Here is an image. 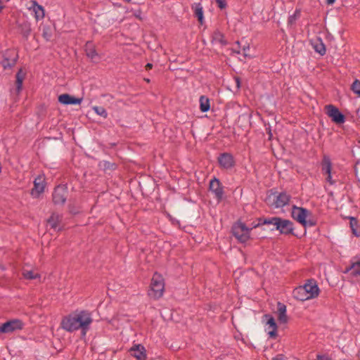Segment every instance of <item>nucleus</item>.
<instances>
[{
    "instance_id": "obj_1",
    "label": "nucleus",
    "mask_w": 360,
    "mask_h": 360,
    "mask_svg": "<svg viewBox=\"0 0 360 360\" xmlns=\"http://www.w3.org/2000/svg\"><path fill=\"white\" fill-rule=\"evenodd\" d=\"M291 215L295 220L304 227L314 226L316 224L314 219L309 218L307 219V218L311 215V213L306 208L294 205L292 208Z\"/></svg>"
},
{
    "instance_id": "obj_2",
    "label": "nucleus",
    "mask_w": 360,
    "mask_h": 360,
    "mask_svg": "<svg viewBox=\"0 0 360 360\" xmlns=\"http://www.w3.org/2000/svg\"><path fill=\"white\" fill-rule=\"evenodd\" d=\"M264 224H271L275 226L276 230L278 231L280 233L284 235L294 234V226L293 223L285 219H283L278 217H271L268 220H265Z\"/></svg>"
},
{
    "instance_id": "obj_3",
    "label": "nucleus",
    "mask_w": 360,
    "mask_h": 360,
    "mask_svg": "<svg viewBox=\"0 0 360 360\" xmlns=\"http://www.w3.org/2000/svg\"><path fill=\"white\" fill-rule=\"evenodd\" d=\"M150 287L148 295L155 300L160 298L165 291V282L162 275L155 272L151 279Z\"/></svg>"
},
{
    "instance_id": "obj_4",
    "label": "nucleus",
    "mask_w": 360,
    "mask_h": 360,
    "mask_svg": "<svg viewBox=\"0 0 360 360\" xmlns=\"http://www.w3.org/2000/svg\"><path fill=\"white\" fill-rule=\"evenodd\" d=\"M74 316L77 330L81 329L82 335L85 336L93 321L91 313L83 310L74 313Z\"/></svg>"
},
{
    "instance_id": "obj_5",
    "label": "nucleus",
    "mask_w": 360,
    "mask_h": 360,
    "mask_svg": "<svg viewBox=\"0 0 360 360\" xmlns=\"http://www.w3.org/2000/svg\"><path fill=\"white\" fill-rule=\"evenodd\" d=\"M18 59V54L16 50L8 49L0 54V65L4 70L11 69Z\"/></svg>"
},
{
    "instance_id": "obj_6",
    "label": "nucleus",
    "mask_w": 360,
    "mask_h": 360,
    "mask_svg": "<svg viewBox=\"0 0 360 360\" xmlns=\"http://www.w3.org/2000/svg\"><path fill=\"white\" fill-rule=\"evenodd\" d=\"M252 228H248L242 222L236 223L232 228L233 235L240 243H245L250 239V231Z\"/></svg>"
},
{
    "instance_id": "obj_7",
    "label": "nucleus",
    "mask_w": 360,
    "mask_h": 360,
    "mask_svg": "<svg viewBox=\"0 0 360 360\" xmlns=\"http://www.w3.org/2000/svg\"><path fill=\"white\" fill-rule=\"evenodd\" d=\"M209 190L214 194V197L218 202L221 201L224 197V187L219 179L214 177L210 181Z\"/></svg>"
},
{
    "instance_id": "obj_8",
    "label": "nucleus",
    "mask_w": 360,
    "mask_h": 360,
    "mask_svg": "<svg viewBox=\"0 0 360 360\" xmlns=\"http://www.w3.org/2000/svg\"><path fill=\"white\" fill-rule=\"evenodd\" d=\"M326 114L336 124H342L345 121V115L339 110L338 108L333 105L326 106Z\"/></svg>"
},
{
    "instance_id": "obj_9",
    "label": "nucleus",
    "mask_w": 360,
    "mask_h": 360,
    "mask_svg": "<svg viewBox=\"0 0 360 360\" xmlns=\"http://www.w3.org/2000/svg\"><path fill=\"white\" fill-rule=\"evenodd\" d=\"M67 187L64 185L58 186L53 193V202L56 205H63L67 199Z\"/></svg>"
},
{
    "instance_id": "obj_10",
    "label": "nucleus",
    "mask_w": 360,
    "mask_h": 360,
    "mask_svg": "<svg viewBox=\"0 0 360 360\" xmlns=\"http://www.w3.org/2000/svg\"><path fill=\"white\" fill-rule=\"evenodd\" d=\"M302 287L310 299L316 297L319 294V288L314 279H309Z\"/></svg>"
},
{
    "instance_id": "obj_11",
    "label": "nucleus",
    "mask_w": 360,
    "mask_h": 360,
    "mask_svg": "<svg viewBox=\"0 0 360 360\" xmlns=\"http://www.w3.org/2000/svg\"><path fill=\"white\" fill-rule=\"evenodd\" d=\"M74 314H69L62 319L60 326L68 332L77 330Z\"/></svg>"
},
{
    "instance_id": "obj_12",
    "label": "nucleus",
    "mask_w": 360,
    "mask_h": 360,
    "mask_svg": "<svg viewBox=\"0 0 360 360\" xmlns=\"http://www.w3.org/2000/svg\"><path fill=\"white\" fill-rule=\"evenodd\" d=\"M46 186L45 178L44 176L39 175L34 181V187L31 191V194L37 198L44 191Z\"/></svg>"
},
{
    "instance_id": "obj_13",
    "label": "nucleus",
    "mask_w": 360,
    "mask_h": 360,
    "mask_svg": "<svg viewBox=\"0 0 360 360\" xmlns=\"http://www.w3.org/2000/svg\"><path fill=\"white\" fill-rule=\"evenodd\" d=\"M218 162L221 167L226 169L233 167L235 165L233 155L228 153H221L218 157Z\"/></svg>"
},
{
    "instance_id": "obj_14",
    "label": "nucleus",
    "mask_w": 360,
    "mask_h": 360,
    "mask_svg": "<svg viewBox=\"0 0 360 360\" xmlns=\"http://www.w3.org/2000/svg\"><path fill=\"white\" fill-rule=\"evenodd\" d=\"M129 352L136 360L146 359V350L141 345H135L130 349Z\"/></svg>"
},
{
    "instance_id": "obj_15",
    "label": "nucleus",
    "mask_w": 360,
    "mask_h": 360,
    "mask_svg": "<svg viewBox=\"0 0 360 360\" xmlns=\"http://www.w3.org/2000/svg\"><path fill=\"white\" fill-rule=\"evenodd\" d=\"M264 319L266 321V324L269 325V328L271 329L268 331L270 338H276L277 336V325L274 318L269 314H265Z\"/></svg>"
},
{
    "instance_id": "obj_16",
    "label": "nucleus",
    "mask_w": 360,
    "mask_h": 360,
    "mask_svg": "<svg viewBox=\"0 0 360 360\" xmlns=\"http://www.w3.org/2000/svg\"><path fill=\"white\" fill-rule=\"evenodd\" d=\"M6 329V333H13L18 330L23 328L24 323L20 319H12L4 323Z\"/></svg>"
},
{
    "instance_id": "obj_17",
    "label": "nucleus",
    "mask_w": 360,
    "mask_h": 360,
    "mask_svg": "<svg viewBox=\"0 0 360 360\" xmlns=\"http://www.w3.org/2000/svg\"><path fill=\"white\" fill-rule=\"evenodd\" d=\"M82 98L73 97L68 94H63L58 96V101L64 105L80 104Z\"/></svg>"
},
{
    "instance_id": "obj_18",
    "label": "nucleus",
    "mask_w": 360,
    "mask_h": 360,
    "mask_svg": "<svg viewBox=\"0 0 360 360\" xmlns=\"http://www.w3.org/2000/svg\"><path fill=\"white\" fill-rule=\"evenodd\" d=\"M62 221V216L53 213L51 217L47 220L48 224L50 226V227L54 230L60 231L61 229L60 227V224Z\"/></svg>"
},
{
    "instance_id": "obj_19",
    "label": "nucleus",
    "mask_w": 360,
    "mask_h": 360,
    "mask_svg": "<svg viewBox=\"0 0 360 360\" xmlns=\"http://www.w3.org/2000/svg\"><path fill=\"white\" fill-rule=\"evenodd\" d=\"M290 199V196L285 192H276V208L283 207L286 205Z\"/></svg>"
},
{
    "instance_id": "obj_20",
    "label": "nucleus",
    "mask_w": 360,
    "mask_h": 360,
    "mask_svg": "<svg viewBox=\"0 0 360 360\" xmlns=\"http://www.w3.org/2000/svg\"><path fill=\"white\" fill-rule=\"evenodd\" d=\"M277 311H278V319L280 323H285L288 322V316L286 315V306L278 302L277 304Z\"/></svg>"
},
{
    "instance_id": "obj_21",
    "label": "nucleus",
    "mask_w": 360,
    "mask_h": 360,
    "mask_svg": "<svg viewBox=\"0 0 360 360\" xmlns=\"http://www.w3.org/2000/svg\"><path fill=\"white\" fill-rule=\"evenodd\" d=\"M321 170L323 174H330L332 171V162L329 156L324 155L321 161Z\"/></svg>"
},
{
    "instance_id": "obj_22",
    "label": "nucleus",
    "mask_w": 360,
    "mask_h": 360,
    "mask_svg": "<svg viewBox=\"0 0 360 360\" xmlns=\"http://www.w3.org/2000/svg\"><path fill=\"white\" fill-rule=\"evenodd\" d=\"M292 295L294 298L300 301H305L310 299L302 286L295 288L292 291Z\"/></svg>"
},
{
    "instance_id": "obj_23",
    "label": "nucleus",
    "mask_w": 360,
    "mask_h": 360,
    "mask_svg": "<svg viewBox=\"0 0 360 360\" xmlns=\"http://www.w3.org/2000/svg\"><path fill=\"white\" fill-rule=\"evenodd\" d=\"M19 30L22 37L27 39L32 32L31 25L27 21H23L19 24Z\"/></svg>"
},
{
    "instance_id": "obj_24",
    "label": "nucleus",
    "mask_w": 360,
    "mask_h": 360,
    "mask_svg": "<svg viewBox=\"0 0 360 360\" xmlns=\"http://www.w3.org/2000/svg\"><path fill=\"white\" fill-rule=\"evenodd\" d=\"M192 9L194 11L195 16L197 17L199 22L202 25L204 21L203 18V8L200 3L194 4L192 6Z\"/></svg>"
},
{
    "instance_id": "obj_25",
    "label": "nucleus",
    "mask_w": 360,
    "mask_h": 360,
    "mask_svg": "<svg viewBox=\"0 0 360 360\" xmlns=\"http://www.w3.org/2000/svg\"><path fill=\"white\" fill-rule=\"evenodd\" d=\"M312 45L315 51L319 53L321 56L326 54V46L320 38H318L316 40H315L312 43Z\"/></svg>"
},
{
    "instance_id": "obj_26",
    "label": "nucleus",
    "mask_w": 360,
    "mask_h": 360,
    "mask_svg": "<svg viewBox=\"0 0 360 360\" xmlns=\"http://www.w3.org/2000/svg\"><path fill=\"white\" fill-rule=\"evenodd\" d=\"M212 41L219 43L222 46L227 44V41L225 40L224 34L218 30L214 32L212 37Z\"/></svg>"
},
{
    "instance_id": "obj_27",
    "label": "nucleus",
    "mask_w": 360,
    "mask_h": 360,
    "mask_svg": "<svg viewBox=\"0 0 360 360\" xmlns=\"http://www.w3.org/2000/svg\"><path fill=\"white\" fill-rule=\"evenodd\" d=\"M85 51L86 56L91 59L94 58L98 55L95 46L91 41H87L86 43Z\"/></svg>"
},
{
    "instance_id": "obj_28",
    "label": "nucleus",
    "mask_w": 360,
    "mask_h": 360,
    "mask_svg": "<svg viewBox=\"0 0 360 360\" xmlns=\"http://www.w3.org/2000/svg\"><path fill=\"white\" fill-rule=\"evenodd\" d=\"M349 224L352 233L356 236H360V226H359L358 220L355 217L349 218Z\"/></svg>"
},
{
    "instance_id": "obj_29",
    "label": "nucleus",
    "mask_w": 360,
    "mask_h": 360,
    "mask_svg": "<svg viewBox=\"0 0 360 360\" xmlns=\"http://www.w3.org/2000/svg\"><path fill=\"white\" fill-rule=\"evenodd\" d=\"M352 270V274L353 276H360V260L356 262H352L351 265L346 268L345 273Z\"/></svg>"
},
{
    "instance_id": "obj_30",
    "label": "nucleus",
    "mask_w": 360,
    "mask_h": 360,
    "mask_svg": "<svg viewBox=\"0 0 360 360\" xmlns=\"http://www.w3.org/2000/svg\"><path fill=\"white\" fill-rule=\"evenodd\" d=\"M210 108V100L205 96L200 97V109L202 112H207Z\"/></svg>"
},
{
    "instance_id": "obj_31",
    "label": "nucleus",
    "mask_w": 360,
    "mask_h": 360,
    "mask_svg": "<svg viewBox=\"0 0 360 360\" xmlns=\"http://www.w3.org/2000/svg\"><path fill=\"white\" fill-rule=\"evenodd\" d=\"M101 167L105 172L113 171L117 169V165L115 162L103 160L99 162Z\"/></svg>"
},
{
    "instance_id": "obj_32",
    "label": "nucleus",
    "mask_w": 360,
    "mask_h": 360,
    "mask_svg": "<svg viewBox=\"0 0 360 360\" xmlns=\"http://www.w3.org/2000/svg\"><path fill=\"white\" fill-rule=\"evenodd\" d=\"M25 73L22 71V69H20L16 73V89L18 91H20L22 89V82L25 78Z\"/></svg>"
},
{
    "instance_id": "obj_33",
    "label": "nucleus",
    "mask_w": 360,
    "mask_h": 360,
    "mask_svg": "<svg viewBox=\"0 0 360 360\" xmlns=\"http://www.w3.org/2000/svg\"><path fill=\"white\" fill-rule=\"evenodd\" d=\"M33 6H34V11L35 13V18L38 20L39 19H42L44 17V8L38 5L37 3L34 1H33Z\"/></svg>"
},
{
    "instance_id": "obj_34",
    "label": "nucleus",
    "mask_w": 360,
    "mask_h": 360,
    "mask_svg": "<svg viewBox=\"0 0 360 360\" xmlns=\"http://www.w3.org/2000/svg\"><path fill=\"white\" fill-rule=\"evenodd\" d=\"M265 202L268 205L276 208V192H271L267 195Z\"/></svg>"
},
{
    "instance_id": "obj_35",
    "label": "nucleus",
    "mask_w": 360,
    "mask_h": 360,
    "mask_svg": "<svg viewBox=\"0 0 360 360\" xmlns=\"http://www.w3.org/2000/svg\"><path fill=\"white\" fill-rule=\"evenodd\" d=\"M22 276L25 279H28V280H32V279H35L37 278H40L39 274H35L32 270H26V269H24L22 271Z\"/></svg>"
},
{
    "instance_id": "obj_36",
    "label": "nucleus",
    "mask_w": 360,
    "mask_h": 360,
    "mask_svg": "<svg viewBox=\"0 0 360 360\" xmlns=\"http://www.w3.org/2000/svg\"><path fill=\"white\" fill-rule=\"evenodd\" d=\"M93 110H94V112H95L97 115H100V116L103 117V118H106V117H108V113H107V112H106L105 109L104 108H103V107H101V106H94V107L93 108Z\"/></svg>"
},
{
    "instance_id": "obj_37",
    "label": "nucleus",
    "mask_w": 360,
    "mask_h": 360,
    "mask_svg": "<svg viewBox=\"0 0 360 360\" xmlns=\"http://www.w3.org/2000/svg\"><path fill=\"white\" fill-rule=\"evenodd\" d=\"M351 89L360 97V81L356 79L351 86Z\"/></svg>"
},
{
    "instance_id": "obj_38",
    "label": "nucleus",
    "mask_w": 360,
    "mask_h": 360,
    "mask_svg": "<svg viewBox=\"0 0 360 360\" xmlns=\"http://www.w3.org/2000/svg\"><path fill=\"white\" fill-rule=\"evenodd\" d=\"M300 11L297 9L292 15L289 16L288 20V24L289 25L294 24L296 20L298 18H300Z\"/></svg>"
},
{
    "instance_id": "obj_39",
    "label": "nucleus",
    "mask_w": 360,
    "mask_h": 360,
    "mask_svg": "<svg viewBox=\"0 0 360 360\" xmlns=\"http://www.w3.org/2000/svg\"><path fill=\"white\" fill-rule=\"evenodd\" d=\"M42 36L46 41L50 40L51 37V32L49 27L44 26L43 27Z\"/></svg>"
},
{
    "instance_id": "obj_40",
    "label": "nucleus",
    "mask_w": 360,
    "mask_h": 360,
    "mask_svg": "<svg viewBox=\"0 0 360 360\" xmlns=\"http://www.w3.org/2000/svg\"><path fill=\"white\" fill-rule=\"evenodd\" d=\"M220 9H224L227 6L226 0H215Z\"/></svg>"
},
{
    "instance_id": "obj_41",
    "label": "nucleus",
    "mask_w": 360,
    "mask_h": 360,
    "mask_svg": "<svg viewBox=\"0 0 360 360\" xmlns=\"http://www.w3.org/2000/svg\"><path fill=\"white\" fill-rule=\"evenodd\" d=\"M270 218H259L257 219L258 220V223L255 224H253L252 228H257V227H258L260 225H264L265 224L263 223L264 221L268 220ZM266 224L269 225V224Z\"/></svg>"
},
{
    "instance_id": "obj_42",
    "label": "nucleus",
    "mask_w": 360,
    "mask_h": 360,
    "mask_svg": "<svg viewBox=\"0 0 360 360\" xmlns=\"http://www.w3.org/2000/svg\"><path fill=\"white\" fill-rule=\"evenodd\" d=\"M317 360H333L327 354H317L316 356Z\"/></svg>"
},
{
    "instance_id": "obj_43",
    "label": "nucleus",
    "mask_w": 360,
    "mask_h": 360,
    "mask_svg": "<svg viewBox=\"0 0 360 360\" xmlns=\"http://www.w3.org/2000/svg\"><path fill=\"white\" fill-rule=\"evenodd\" d=\"M326 181L330 184L333 185L335 184V181L332 179L331 173L330 174H327Z\"/></svg>"
},
{
    "instance_id": "obj_44",
    "label": "nucleus",
    "mask_w": 360,
    "mask_h": 360,
    "mask_svg": "<svg viewBox=\"0 0 360 360\" xmlns=\"http://www.w3.org/2000/svg\"><path fill=\"white\" fill-rule=\"evenodd\" d=\"M234 79H235V82H236V84L237 89H240V78L236 77L234 78Z\"/></svg>"
},
{
    "instance_id": "obj_45",
    "label": "nucleus",
    "mask_w": 360,
    "mask_h": 360,
    "mask_svg": "<svg viewBox=\"0 0 360 360\" xmlns=\"http://www.w3.org/2000/svg\"><path fill=\"white\" fill-rule=\"evenodd\" d=\"M1 333H7L4 323H3L1 326H0V334Z\"/></svg>"
},
{
    "instance_id": "obj_46",
    "label": "nucleus",
    "mask_w": 360,
    "mask_h": 360,
    "mask_svg": "<svg viewBox=\"0 0 360 360\" xmlns=\"http://www.w3.org/2000/svg\"><path fill=\"white\" fill-rule=\"evenodd\" d=\"M273 360H285L284 356L282 354L277 355Z\"/></svg>"
},
{
    "instance_id": "obj_47",
    "label": "nucleus",
    "mask_w": 360,
    "mask_h": 360,
    "mask_svg": "<svg viewBox=\"0 0 360 360\" xmlns=\"http://www.w3.org/2000/svg\"><path fill=\"white\" fill-rule=\"evenodd\" d=\"M152 68H153V64L152 63H147L146 65V66H145V68H146V70H149L152 69Z\"/></svg>"
},
{
    "instance_id": "obj_48",
    "label": "nucleus",
    "mask_w": 360,
    "mask_h": 360,
    "mask_svg": "<svg viewBox=\"0 0 360 360\" xmlns=\"http://www.w3.org/2000/svg\"><path fill=\"white\" fill-rule=\"evenodd\" d=\"M247 50H249V46H247V47H246V46H244V47L243 48V55H244L245 56H248V54H247V53H246Z\"/></svg>"
},
{
    "instance_id": "obj_49",
    "label": "nucleus",
    "mask_w": 360,
    "mask_h": 360,
    "mask_svg": "<svg viewBox=\"0 0 360 360\" xmlns=\"http://www.w3.org/2000/svg\"><path fill=\"white\" fill-rule=\"evenodd\" d=\"M335 0H326V3L328 4H333V3H335Z\"/></svg>"
},
{
    "instance_id": "obj_50",
    "label": "nucleus",
    "mask_w": 360,
    "mask_h": 360,
    "mask_svg": "<svg viewBox=\"0 0 360 360\" xmlns=\"http://www.w3.org/2000/svg\"><path fill=\"white\" fill-rule=\"evenodd\" d=\"M355 173H356V177L358 178V181L360 182V177H359V176H358V173H357V172L356 171V172H355Z\"/></svg>"
},
{
    "instance_id": "obj_51",
    "label": "nucleus",
    "mask_w": 360,
    "mask_h": 360,
    "mask_svg": "<svg viewBox=\"0 0 360 360\" xmlns=\"http://www.w3.org/2000/svg\"><path fill=\"white\" fill-rule=\"evenodd\" d=\"M126 2L129 3L131 0H124Z\"/></svg>"
},
{
    "instance_id": "obj_52",
    "label": "nucleus",
    "mask_w": 360,
    "mask_h": 360,
    "mask_svg": "<svg viewBox=\"0 0 360 360\" xmlns=\"http://www.w3.org/2000/svg\"><path fill=\"white\" fill-rule=\"evenodd\" d=\"M271 131H269V139H271Z\"/></svg>"
}]
</instances>
